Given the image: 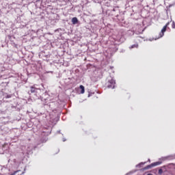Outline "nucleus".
Wrapping results in <instances>:
<instances>
[{
    "instance_id": "obj_1",
    "label": "nucleus",
    "mask_w": 175,
    "mask_h": 175,
    "mask_svg": "<svg viewBox=\"0 0 175 175\" xmlns=\"http://www.w3.org/2000/svg\"><path fill=\"white\" fill-rule=\"evenodd\" d=\"M108 88H115L116 81L114 79H111L108 81Z\"/></svg>"
},
{
    "instance_id": "obj_2",
    "label": "nucleus",
    "mask_w": 175,
    "mask_h": 175,
    "mask_svg": "<svg viewBox=\"0 0 175 175\" xmlns=\"http://www.w3.org/2000/svg\"><path fill=\"white\" fill-rule=\"evenodd\" d=\"M170 24V23H169V22L167 23L166 25L161 29V32L160 33L161 38H162V36H163V35H165V32H166V29H167V27H169Z\"/></svg>"
},
{
    "instance_id": "obj_3",
    "label": "nucleus",
    "mask_w": 175,
    "mask_h": 175,
    "mask_svg": "<svg viewBox=\"0 0 175 175\" xmlns=\"http://www.w3.org/2000/svg\"><path fill=\"white\" fill-rule=\"evenodd\" d=\"M159 165H161V161L152 163V164L147 165L146 169H151V167H154V166H158Z\"/></svg>"
},
{
    "instance_id": "obj_4",
    "label": "nucleus",
    "mask_w": 175,
    "mask_h": 175,
    "mask_svg": "<svg viewBox=\"0 0 175 175\" xmlns=\"http://www.w3.org/2000/svg\"><path fill=\"white\" fill-rule=\"evenodd\" d=\"M78 92L79 94H84L85 92V88H84V86L83 85H81L79 86V88L78 89Z\"/></svg>"
},
{
    "instance_id": "obj_5",
    "label": "nucleus",
    "mask_w": 175,
    "mask_h": 175,
    "mask_svg": "<svg viewBox=\"0 0 175 175\" xmlns=\"http://www.w3.org/2000/svg\"><path fill=\"white\" fill-rule=\"evenodd\" d=\"M30 92L31 94H36V92H38V88L35 87H31Z\"/></svg>"
},
{
    "instance_id": "obj_6",
    "label": "nucleus",
    "mask_w": 175,
    "mask_h": 175,
    "mask_svg": "<svg viewBox=\"0 0 175 175\" xmlns=\"http://www.w3.org/2000/svg\"><path fill=\"white\" fill-rule=\"evenodd\" d=\"M72 23L74 25L77 24V23H79V20L76 17H74L72 18Z\"/></svg>"
},
{
    "instance_id": "obj_7",
    "label": "nucleus",
    "mask_w": 175,
    "mask_h": 175,
    "mask_svg": "<svg viewBox=\"0 0 175 175\" xmlns=\"http://www.w3.org/2000/svg\"><path fill=\"white\" fill-rule=\"evenodd\" d=\"M137 47H139V44H133L131 46H130L129 49H137Z\"/></svg>"
},
{
    "instance_id": "obj_8",
    "label": "nucleus",
    "mask_w": 175,
    "mask_h": 175,
    "mask_svg": "<svg viewBox=\"0 0 175 175\" xmlns=\"http://www.w3.org/2000/svg\"><path fill=\"white\" fill-rule=\"evenodd\" d=\"M163 173V170L162 169L159 170V174H162Z\"/></svg>"
},
{
    "instance_id": "obj_9",
    "label": "nucleus",
    "mask_w": 175,
    "mask_h": 175,
    "mask_svg": "<svg viewBox=\"0 0 175 175\" xmlns=\"http://www.w3.org/2000/svg\"><path fill=\"white\" fill-rule=\"evenodd\" d=\"M172 28H173V29L175 28V23H174V21L172 22Z\"/></svg>"
}]
</instances>
